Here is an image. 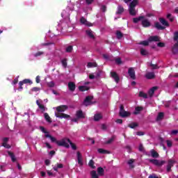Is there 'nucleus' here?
I'll return each mask as SVG.
<instances>
[{"label":"nucleus","mask_w":178,"mask_h":178,"mask_svg":"<svg viewBox=\"0 0 178 178\" xmlns=\"http://www.w3.org/2000/svg\"><path fill=\"white\" fill-rule=\"evenodd\" d=\"M61 63L63 66V67L66 68L67 67V59L64 58L61 60Z\"/></svg>","instance_id":"obj_44"},{"label":"nucleus","mask_w":178,"mask_h":178,"mask_svg":"<svg viewBox=\"0 0 178 178\" xmlns=\"http://www.w3.org/2000/svg\"><path fill=\"white\" fill-rule=\"evenodd\" d=\"M124 12V8L122 6H119L118 7V11L116 12V15H122Z\"/></svg>","instance_id":"obj_30"},{"label":"nucleus","mask_w":178,"mask_h":178,"mask_svg":"<svg viewBox=\"0 0 178 178\" xmlns=\"http://www.w3.org/2000/svg\"><path fill=\"white\" fill-rule=\"evenodd\" d=\"M139 44L140 45H144V47H148L149 45V42L148 40H143Z\"/></svg>","instance_id":"obj_43"},{"label":"nucleus","mask_w":178,"mask_h":178,"mask_svg":"<svg viewBox=\"0 0 178 178\" xmlns=\"http://www.w3.org/2000/svg\"><path fill=\"white\" fill-rule=\"evenodd\" d=\"M76 156L79 165L83 166V157L81 156V153H80V152H77Z\"/></svg>","instance_id":"obj_13"},{"label":"nucleus","mask_w":178,"mask_h":178,"mask_svg":"<svg viewBox=\"0 0 178 178\" xmlns=\"http://www.w3.org/2000/svg\"><path fill=\"white\" fill-rule=\"evenodd\" d=\"M172 52L174 55H176L177 54H178V40L177 41V42L172 47Z\"/></svg>","instance_id":"obj_16"},{"label":"nucleus","mask_w":178,"mask_h":178,"mask_svg":"<svg viewBox=\"0 0 178 178\" xmlns=\"http://www.w3.org/2000/svg\"><path fill=\"white\" fill-rule=\"evenodd\" d=\"M49 45H54V42H48L41 44V47H49Z\"/></svg>","instance_id":"obj_48"},{"label":"nucleus","mask_w":178,"mask_h":178,"mask_svg":"<svg viewBox=\"0 0 178 178\" xmlns=\"http://www.w3.org/2000/svg\"><path fill=\"white\" fill-rule=\"evenodd\" d=\"M79 91H81L83 92L84 91H88V90H90V88H88V86H81L79 87Z\"/></svg>","instance_id":"obj_33"},{"label":"nucleus","mask_w":178,"mask_h":178,"mask_svg":"<svg viewBox=\"0 0 178 178\" xmlns=\"http://www.w3.org/2000/svg\"><path fill=\"white\" fill-rule=\"evenodd\" d=\"M149 162L153 165H155V166H158L159 168H161V166H163V165L166 163L165 161H159L158 159H149Z\"/></svg>","instance_id":"obj_2"},{"label":"nucleus","mask_w":178,"mask_h":178,"mask_svg":"<svg viewBox=\"0 0 178 178\" xmlns=\"http://www.w3.org/2000/svg\"><path fill=\"white\" fill-rule=\"evenodd\" d=\"M115 122H117L118 124H122L123 123V120H122V119H117L115 120Z\"/></svg>","instance_id":"obj_63"},{"label":"nucleus","mask_w":178,"mask_h":178,"mask_svg":"<svg viewBox=\"0 0 178 178\" xmlns=\"http://www.w3.org/2000/svg\"><path fill=\"white\" fill-rule=\"evenodd\" d=\"M148 178H159V177L156 176L155 174L150 175Z\"/></svg>","instance_id":"obj_64"},{"label":"nucleus","mask_w":178,"mask_h":178,"mask_svg":"<svg viewBox=\"0 0 178 178\" xmlns=\"http://www.w3.org/2000/svg\"><path fill=\"white\" fill-rule=\"evenodd\" d=\"M94 164H95L94 161L90 160L89 163H88L90 168H92V169H95V165H94Z\"/></svg>","instance_id":"obj_49"},{"label":"nucleus","mask_w":178,"mask_h":178,"mask_svg":"<svg viewBox=\"0 0 178 178\" xmlns=\"http://www.w3.org/2000/svg\"><path fill=\"white\" fill-rule=\"evenodd\" d=\"M8 156H10L12 162H16V157L15 156V154L13 152L8 151Z\"/></svg>","instance_id":"obj_32"},{"label":"nucleus","mask_w":178,"mask_h":178,"mask_svg":"<svg viewBox=\"0 0 178 178\" xmlns=\"http://www.w3.org/2000/svg\"><path fill=\"white\" fill-rule=\"evenodd\" d=\"M144 108L142 106H137L135 108V111L134 112V115H138L141 111H143Z\"/></svg>","instance_id":"obj_26"},{"label":"nucleus","mask_w":178,"mask_h":178,"mask_svg":"<svg viewBox=\"0 0 178 178\" xmlns=\"http://www.w3.org/2000/svg\"><path fill=\"white\" fill-rule=\"evenodd\" d=\"M86 34L89 38H92L93 40H94V38H95V36L94 35V33H93L92 31H91V29L87 30Z\"/></svg>","instance_id":"obj_22"},{"label":"nucleus","mask_w":178,"mask_h":178,"mask_svg":"<svg viewBox=\"0 0 178 178\" xmlns=\"http://www.w3.org/2000/svg\"><path fill=\"white\" fill-rule=\"evenodd\" d=\"M158 88V86H154L152 87L149 91H148V94L149 95V97H152V95H154V94H155V91H156V89Z\"/></svg>","instance_id":"obj_18"},{"label":"nucleus","mask_w":178,"mask_h":178,"mask_svg":"<svg viewBox=\"0 0 178 178\" xmlns=\"http://www.w3.org/2000/svg\"><path fill=\"white\" fill-rule=\"evenodd\" d=\"M68 143L70 145L71 148H72V149H74V151L77 149V146H76V145H74V143H73L72 140H70Z\"/></svg>","instance_id":"obj_45"},{"label":"nucleus","mask_w":178,"mask_h":178,"mask_svg":"<svg viewBox=\"0 0 178 178\" xmlns=\"http://www.w3.org/2000/svg\"><path fill=\"white\" fill-rule=\"evenodd\" d=\"M119 115L121 118H129L131 113L129 111H123L119 113Z\"/></svg>","instance_id":"obj_14"},{"label":"nucleus","mask_w":178,"mask_h":178,"mask_svg":"<svg viewBox=\"0 0 178 178\" xmlns=\"http://www.w3.org/2000/svg\"><path fill=\"white\" fill-rule=\"evenodd\" d=\"M97 152H99V154H109V151L106 149H104L102 148L98 149Z\"/></svg>","instance_id":"obj_35"},{"label":"nucleus","mask_w":178,"mask_h":178,"mask_svg":"<svg viewBox=\"0 0 178 178\" xmlns=\"http://www.w3.org/2000/svg\"><path fill=\"white\" fill-rule=\"evenodd\" d=\"M175 163H176V161L169 159L168 160V163L167 165V172H172V168L175 165Z\"/></svg>","instance_id":"obj_4"},{"label":"nucleus","mask_w":178,"mask_h":178,"mask_svg":"<svg viewBox=\"0 0 178 178\" xmlns=\"http://www.w3.org/2000/svg\"><path fill=\"white\" fill-rule=\"evenodd\" d=\"M91 177L92 178H99L98 176H99L98 174H97V171L92 170L90 172Z\"/></svg>","instance_id":"obj_41"},{"label":"nucleus","mask_w":178,"mask_h":178,"mask_svg":"<svg viewBox=\"0 0 178 178\" xmlns=\"http://www.w3.org/2000/svg\"><path fill=\"white\" fill-rule=\"evenodd\" d=\"M80 22L82 24H86L87 19L84 17H81Z\"/></svg>","instance_id":"obj_56"},{"label":"nucleus","mask_w":178,"mask_h":178,"mask_svg":"<svg viewBox=\"0 0 178 178\" xmlns=\"http://www.w3.org/2000/svg\"><path fill=\"white\" fill-rule=\"evenodd\" d=\"M92 99H94V97L87 96L83 101V105H85V106H88V105L92 104L91 101H92Z\"/></svg>","instance_id":"obj_7"},{"label":"nucleus","mask_w":178,"mask_h":178,"mask_svg":"<svg viewBox=\"0 0 178 178\" xmlns=\"http://www.w3.org/2000/svg\"><path fill=\"white\" fill-rule=\"evenodd\" d=\"M154 27L157 29V30H165V26L161 25L159 22H155Z\"/></svg>","instance_id":"obj_25"},{"label":"nucleus","mask_w":178,"mask_h":178,"mask_svg":"<svg viewBox=\"0 0 178 178\" xmlns=\"http://www.w3.org/2000/svg\"><path fill=\"white\" fill-rule=\"evenodd\" d=\"M50 140H51V143H56V144H57V142L58 141V140H57L56 138L55 137H54V136L50 137Z\"/></svg>","instance_id":"obj_60"},{"label":"nucleus","mask_w":178,"mask_h":178,"mask_svg":"<svg viewBox=\"0 0 178 178\" xmlns=\"http://www.w3.org/2000/svg\"><path fill=\"white\" fill-rule=\"evenodd\" d=\"M68 108L67 105H60L56 108V110L58 113H60L62 112H65Z\"/></svg>","instance_id":"obj_9"},{"label":"nucleus","mask_w":178,"mask_h":178,"mask_svg":"<svg viewBox=\"0 0 178 178\" xmlns=\"http://www.w3.org/2000/svg\"><path fill=\"white\" fill-rule=\"evenodd\" d=\"M44 116L45 120L47 121L48 123H52V120L51 119V117L49 116L48 113H45L44 114Z\"/></svg>","instance_id":"obj_29"},{"label":"nucleus","mask_w":178,"mask_h":178,"mask_svg":"<svg viewBox=\"0 0 178 178\" xmlns=\"http://www.w3.org/2000/svg\"><path fill=\"white\" fill-rule=\"evenodd\" d=\"M115 63H117V65H122V58H115Z\"/></svg>","instance_id":"obj_54"},{"label":"nucleus","mask_w":178,"mask_h":178,"mask_svg":"<svg viewBox=\"0 0 178 178\" xmlns=\"http://www.w3.org/2000/svg\"><path fill=\"white\" fill-rule=\"evenodd\" d=\"M128 127H130V129H136V127H138V124L137 122H131L128 125Z\"/></svg>","instance_id":"obj_40"},{"label":"nucleus","mask_w":178,"mask_h":178,"mask_svg":"<svg viewBox=\"0 0 178 178\" xmlns=\"http://www.w3.org/2000/svg\"><path fill=\"white\" fill-rule=\"evenodd\" d=\"M76 116L78 119H85L86 115L83 113V111L79 110L76 113Z\"/></svg>","instance_id":"obj_11"},{"label":"nucleus","mask_w":178,"mask_h":178,"mask_svg":"<svg viewBox=\"0 0 178 178\" xmlns=\"http://www.w3.org/2000/svg\"><path fill=\"white\" fill-rule=\"evenodd\" d=\"M55 116L56 118H60V119H70V115L63 113H56Z\"/></svg>","instance_id":"obj_5"},{"label":"nucleus","mask_w":178,"mask_h":178,"mask_svg":"<svg viewBox=\"0 0 178 178\" xmlns=\"http://www.w3.org/2000/svg\"><path fill=\"white\" fill-rule=\"evenodd\" d=\"M128 165H129L130 168L131 169H133L134 168V165H133V163H134V159H131L128 161L127 162Z\"/></svg>","instance_id":"obj_42"},{"label":"nucleus","mask_w":178,"mask_h":178,"mask_svg":"<svg viewBox=\"0 0 178 178\" xmlns=\"http://www.w3.org/2000/svg\"><path fill=\"white\" fill-rule=\"evenodd\" d=\"M65 52L67 54H72V52H73V46L69 45L67 47H65Z\"/></svg>","instance_id":"obj_31"},{"label":"nucleus","mask_w":178,"mask_h":178,"mask_svg":"<svg viewBox=\"0 0 178 178\" xmlns=\"http://www.w3.org/2000/svg\"><path fill=\"white\" fill-rule=\"evenodd\" d=\"M40 90H41V88H40L38 87H33L31 89V91L33 92H37L40 91Z\"/></svg>","instance_id":"obj_53"},{"label":"nucleus","mask_w":178,"mask_h":178,"mask_svg":"<svg viewBox=\"0 0 178 178\" xmlns=\"http://www.w3.org/2000/svg\"><path fill=\"white\" fill-rule=\"evenodd\" d=\"M115 140V136H112L106 143V144H111Z\"/></svg>","instance_id":"obj_55"},{"label":"nucleus","mask_w":178,"mask_h":178,"mask_svg":"<svg viewBox=\"0 0 178 178\" xmlns=\"http://www.w3.org/2000/svg\"><path fill=\"white\" fill-rule=\"evenodd\" d=\"M136 8L129 7V14L131 16H136Z\"/></svg>","instance_id":"obj_37"},{"label":"nucleus","mask_w":178,"mask_h":178,"mask_svg":"<svg viewBox=\"0 0 178 178\" xmlns=\"http://www.w3.org/2000/svg\"><path fill=\"white\" fill-rule=\"evenodd\" d=\"M140 54L143 55V56H146L147 55H148V51H147V50H145L144 49H141Z\"/></svg>","instance_id":"obj_47"},{"label":"nucleus","mask_w":178,"mask_h":178,"mask_svg":"<svg viewBox=\"0 0 178 178\" xmlns=\"http://www.w3.org/2000/svg\"><path fill=\"white\" fill-rule=\"evenodd\" d=\"M166 143H167V147H168V148H170L172 145V141L168 140H166Z\"/></svg>","instance_id":"obj_61"},{"label":"nucleus","mask_w":178,"mask_h":178,"mask_svg":"<svg viewBox=\"0 0 178 178\" xmlns=\"http://www.w3.org/2000/svg\"><path fill=\"white\" fill-rule=\"evenodd\" d=\"M24 84H33V81L29 79H24L19 82V90L22 91L23 90V85Z\"/></svg>","instance_id":"obj_3"},{"label":"nucleus","mask_w":178,"mask_h":178,"mask_svg":"<svg viewBox=\"0 0 178 178\" xmlns=\"http://www.w3.org/2000/svg\"><path fill=\"white\" fill-rule=\"evenodd\" d=\"M150 154L152 158H159V154L155 149L150 150Z\"/></svg>","instance_id":"obj_20"},{"label":"nucleus","mask_w":178,"mask_h":178,"mask_svg":"<svg viewBox=\"0 0 178 178\" xmlns=\"http://www.w3.org/2000/svg\"><path fill=\"white\" fill-rule=\"evenodd\" d=\"M97 173L99 176H104L105 175V170L102 167L97 168Z\"/></svg>","instance_id":"obj_23"},{"label":"nucleus","mask_w":178,"mask_h":178,"mask_svg":"<svg viewBox=\"0 0 178 178\" xmlns=\"http://www.w3.org/2000/svg\"><path fill=\"white\" fill-rule=\"evenodd\" d=\"M97 66H98L97 63L89 62V63H88V65H87V67L88 68H90V67H97Z\"/></svg>","instance_id":"obj_39"},{"label":"nucleus","mask_w":178,"mask_h":178,"mask_svg":"<svg viewBox=\"0 0 178 178\" xmlns=\"http://www.w3.org/2000/svg\"><path fill=\"white\" fill-rule=\"evenodd\" d=\"M40 129L42 133H44V134H48L49 132L45 130L44 127H40Z\"/></svg>","instance_id":"obj_57"},{"label":"nucleus","mask_w":178,"mask_h":178,"mask_svg":"<svg viewBox=\"0 0 178 178\" xmlns=\"http://www.w3.org/2000/svg\"><path fill=\"white\" fill-rule=\"evenodd\" d=\"M160 23L163 24V26H165L166 27H169V22L165 19V18H159V19Z\"/></svg>","instance_id":"obj_19"},{"label":"nucleus","mask_w":178,"mask_h":178,"mask_svg":"<svg viewBox=\"0 0 178 178\" xmlns=\"http://www.w3.org/2000/svg\"><path fill=\"white\" fill-rule=\"evenodd\" d=\"M69 141H70V138H64L61 140L57 141V145H58V147H65V148H70Z\"/></svg>","instance_id":"obj_1"},{"label":"nucleus","mask_w":178,"mask_h":178,"mask_svg":"<svg viewBox=\"0 0 178 178\" xmlns=\"http://www.w3.org/2000/svg\"><path fill=\"white\" fill-rule=\"evenodd\" d=\"M139 97L140 98H144L145 99H147V98H148V95L143 91H140L139 92Z\"/></svg>","instance_id":"obj_34"},{"label":"nucleus","mask_w":178,"mask_h":178,"mask_svg":"<svg viewBox=\"0 0 178 178\" xmlns=\"http://www.w3.org/2000/svg\"><path fill=\"white\" fill-rule=\"evenodd\" d=\"M150 67H152V69L153 70H155L156 69H159V67H158V65H156V64L150 63Z\"/></svg>","instance_id":"obj_51"},{"label":"nucleus","mask_w":178,"mask_h":178,"mask_svg":"<svg viewBox=\"0 0 178 178\" xmlns=\"http://www.w3.org/2000/svg\"><path fill=\"white\" fill-rule=\"evenodd\" d=\"M42 55H44V51H38L34 54L35 58H38V56H41Z\"/></svg>","instance_id":"obj_50"},{"label":"nucleus","mask_w":178,"mask_h":178,"mask_svg":"<svg viewBox=\"0 0 178 178\" xmlns=\"http://www.w3.org/2000/svg\"><path fill=\"white\" fill-rule=\"evenodd\" d=\"M36 104L40 108V109L42 111V112H45V106L41 104L38 100L36 101Z\"/></svg>","instance_id":"obj_27"},{"label":"nucleus","mask_w":178,"mask_h":178,"mask_svg":"<svg viewBox=\"0 0 178 178\" xmlns=\"http://www.w3.org/2000/svg\"><path fill=\"white\" fill-rule=\"evenodd\" d=\"M167 19H169L170 22H171L175 21V17H172V14H170V13L167 15Z\"/></svg>","instance_id":"obj_46"},{"label":"nucleus","mask_w":178,"mask_h":178,"mask_svg":"<svg viewBox=\"0 0 178 178\" xmlns=\"http://www.w3.org/2000/svg\"><path fill=\"white\" fill-rule=\"evenodd\" d=\"M159 41H161V38H159V36H158V35L150 36L148 38V42H158Z\"/></svg>","instance_id":"obj_10"},{"label":"nucleus","mask_w":178,"mask_h":178,"mask_svg":"<svg viewBox=\"0 0 178 178\" xmlns=\"http://www.w3.org/2000/svg\"><path fill=\"white\" fill-rule=\"evenodd\" d=\"M178 40V31L174 33V41H177Z\"/></svg>","instance_id":"obj_58"},{"label":"nucleus","mask_w":178,"mask_h":178,"mask_svg":"<svg viewBox=\"0 0 178 178\" xmlns=\"http://www.w3.org/2000/svg\"><path fill=\"white\" fill-rule=\"evenodd\" d=\"M110 74L111 77L115 80V83H119V81H120V77H119V75L116 72H111Z\"/></svg>","instance_id":"obj_6"},{"label":"nucleus","mask_w":178,"mask_h":178,"mask_svg":"<svg viewBox=\"0 0 178 178\" xmlns=\"http://www.w3.org/2000/svg\"><path fill=\"white\" fill-rule=\"evenodd\" d=\"M157 47L159 48H163V47H165V43L160 42L157 44Z\"/></svg>","instance_id":"obj_59"},{"label":"nucleus","mask_w":178,"mask_h":178,"mask_svg":"<svg viewBox=\"0 0 178 178\" xmlns=\"http://www.w3.org/2000/svg\"><path fill=\"white\" fill-rule=\"evenodd\" d=\"M115 35L118 40H122L123 38V33L120 31H117Z\"/></svg>","instance_id":"obj_28"},{"label":"nucleus","mask_w":178,"mask_h":178,"mask_svg":"<svg viewBox=\"0 0 178 178\" xmlns=\"http://www.w3.org/2000/svg\"><path fill=\"white\" fill-rule=\"evenodd\" d=\"M143 19H145V17L140 16V17H135V18L133 19V22L135 23V24H137V23H138V22H140V20L143 22Z\"/></svg>","instance_id":"obj_21"},{"label":"nucleus","mask_w":178,"mask_h":178,"mask_svg":"<svg viewBox=\"0 0 178 178\" xmlns=\"http://www.w3.org/2000/svg\"><path fill=\"white\" fill-rule=\"evenodd\" d=\"M145 77L147 79V80H152L155 79V73L154 72H147L145 75Z\"/></svg>","instance_id":"obj_15"},{"label":"nucleus","mask_w":178,"mask_h":178,"mask_svg":"<svg viewBox=\"0 0 178 178\" xmlns=\"http://www.w3.org/2000/svg\"><path fill=\"white\" fill-rule=\"evenodd\" d=\"M137 3H138V0H133L129 4V8H136Z\"/></svg>","instance_id":"obj_36"},{"label":"nucleus","mask_w":178,"mask_h":178,"mask_svg":"<svg viewBox=\"0 0 178 178\" xmlns=\"http://www.w3.org/2000/svg\"><path fill=\"white\" fill-rule=\"evenodd\" d=\"M47 86H48L50 88H52L55 87V83L51 81L47 83Z\"/></svg>","instance_id":"obj_52"},{"label":"nucleus","mask_w":178,"mask_h":178,"mask_svg":"<svg viewBox=\"0 0 178 178\" xmlns=\"http://www.w3.org/2000/svg\"><path fill=\"white\" fill-rule=\"evenodd\" d=\"M102 119V115L101 113H97L94 115L95 122H98Z\"/></svg>","instance_id":"obj_24"},{"label":"nucleus","mask_w":178,"mask_h":178,"mask_svg":"<svg viewBox=\"0 0 178 178\" xmlns=\"http://www.w3.org/2000/svg\"><path fill=\"white\" fill-rule=\"evenodd\" d=\"M128 74L131 77V79H132V80H136V71H134V68H129Z\"/></svg>","instance_id":"obj_8"},{"label":"nucleus","mask_w":178,"mask_h":178,"mask_svg":"<svg viewBox=\"0 0 178 178\" xmlns=\"http://www.w3.org/2000/svg\"><path fill=\"white\" fill-rule=\"evenodd\" d=\"M141 24H142L143 27H145V28L150 27L151 22H149V21L148 19L144 18L141 22Z\"/></svg>","instance_id":"obj_12"},{"label":"nucleus","mask_w":178,"mask_h":178,"mask_svg":"<svg viewBox=\"0 0 178 178\" xmlns=\"http://www.w3.org/2000/svg\"><path fill=\"white\" fill-rule=\"evenodd\" d=\"M2 146L4 147V148H7V149H9V148H10V146L8 145V143H3Z\"/></svg>","instance_id":"obj_62"},{"label":"nucleus","mask_w":178,"mask_h":178,"mask_svg":"<svg viewBox=\"0 0 178 178\" xmlns=\"http://www.w3.org/2000/svg\"><path fill=\"white\" fill-rule=\"evenodd\" d=\"M165 116V114L162 112L159 113L157 118H156V120L159 121V120H162V119H163V117Z\"/></svg>","instance_id":"obj_38"},{"label":"nucleus","mask_w":178,"mask_h":178,"mask_svg":"<svg viewBox=\"0 0 178 178\" xmlns=\"http://www.w3.org/2000/svg\"><path fill=\"white\" fill-rule=\"evenodd\" d=\"M68 88L70 91H74V90H76V84L74 82H69Z\"/></svg>","instance_id":"obj_17"}]
</instances>
